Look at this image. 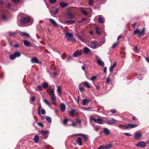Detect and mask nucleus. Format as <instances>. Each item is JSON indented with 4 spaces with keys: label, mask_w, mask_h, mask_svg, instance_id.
Wrapping results in <instances>:
<instances>
[{
    "label": "nucleus",
    "mask_w": 149,
    "mask_h": 149,
    "mask_svg": "<svg viewBox=\"0 0 149 149\" xmlns=\"http://www.w3.org/2000/svg\"><path fill=\"white\" fill-rule=\"evenodd\" d=\"M81 10L82 13H83L84 15H88L87 12L84 9H82Z\"/></svg>",
    "instance_id": "obj_42"
},
{
    "label": "nucleus",
    "mask_w": 149,
    "mask_h": 149,
    "mask_svg": "<svg viewBox=\"0 0 149 149\" xmlns=\"http://www.w3.org/2000/svg\"><path fill=\"white\" fill-rule=\"evenodd\" d=\"M20 55L21 54L19 52H16L13 55H11L10 56H20Z\"/></svg>",
    "instance_id": "obj_33"
},
{
    "label": "nucleus",
    "mask_w": 149,
    "mask_h": 149,
    "mask_svg": "<svg viewBox=\"0 0 149 149\" xmlns=\"http://www.w3.org/2000/svg\"><path fill=\"white\" fill-rule=\"evenodd\" d=\"M40 114H44L45 113V111L44 109H42L40 111Z\"/></svg>",
    "instance_id": "obj_47"
},
{
    "label": "nucleus",
    "mask_w": 149,
    "mask_h": 149,
    "mask_svg": "<svg viewBox=\"0 0 149 149\" xmlns=\"http://www.w3.org/2000/svg\"><path fill=\"white\" fill-rule=\"evenodd\" d=\"M22 35L21 36L22 37L25 36L26 38L30 37V35L28 33H26L22 32Z\"/></svg>",
    "instance_id": "obj_32"
},
{
    "label": "nucleus",
    "mask_w": 149,
    "mask_h": 149,
    "mask_svg": "<svg viewBox=\"0 0 149 149\" xmlns=\"http://www.w3.org/2000/svg\"><path fill=\"white\" fill-rule=\"evenodd\" d=\"M145 59L149 63V58L148 57H146L145 58Z\"/></svg>",
    "instance_id": "obj_64"
},
{
    "label": "nucleus",
    "mask_w": 149,
    "mask_h": 149,
    "mask_svg": "<svg viewBox=\"0 0 149 149\" xmlns=\"http://www.w3.org/2000/svg\"><path fill=\"white\" fill-rule=\"evenodd\" d=\"M47 92L48 93H50L51 94V95H53V94H54V89L53 88L50 90L48 89L47 90Z\"/></svg>",
    "instance_id": "obj_23"
},
{
    "label": "nucleus",
    "mask_w": 149,
    "mask_h": 149,
    "mask_svg": "<svg viewBox=\"0 0 149 149\" xmlns=\"http://www.w3.org/2000/svg\"><path fill=\"white\" fill-rule=\"evenodd\" d=\"M91 120H93L96 123H98L100 124H103V121L102 119L100 118H97V119H96L93 118H91Z\"/></svg>",
    "instance_id": "obj_3"
},
{
    "label": "nucleus",
    "mask_w": 149,
    "mask_h": 149,
    "mask_svg": "<svg viewBox=\"0 0 149 149\" xmlns=\"http://www.w3.org/2000/svg\"><path fill=\"white\" fill-rule=\"evenodd\" d=\"M40 132L45 135H47L48 134V132L47 131L41 130Z\"/></svg>",
    "instance_id": "obj_39"
},
{
    "label": "nucleus",
    "mask_w": 149,
    "mask_h": 149,
    "mask_svg": "<svg viewBox=\"0 0 149 149\" xmlns=\"http://www.w3.org/2000/svg\"><path fill=\"white\" fill-rule=\"evenodd\" d=\"M95 86L96 88V90H97L98 91L100 89V87L99 86L96 85H95Z\"/></svg>",
    "instance_id": "obj_52"
},
{
    "label": "nucleus",
    "mask_w": 149,
    "mask_h": 149,
    "mask_svg": "<svg viewBox=\"0 0 149 149\" xmlns=\"http://www.w3.org/2000/svg\"><path fill=\"white\" fill-rule=\"evenodd\" d=\"M116 63H114L113 64V65L111 66L109 69L110 71V72H112L113 68L116 66Z\"/></svg>",
    "instance_id": "obj_25"
},
{
    "label": "nucleus",
    "mask_w": 149,
    "mask_h": 149,
    "mask_svg": "<svg viewBox=\"0 0 149 149\" xmlns=\"http://www.w3.org/2000/svg\"><path fill=\"white\" fill-rule=\"evenodd\" d=\"M126 124L124 125H120L118 126V127L122 130H125L126 129Z\"/></svg>",
    "instance_id": "obj_28"
},
{
    "label": "nucleus",
    "mask_w": 149,
    "mask_h": 149,
    "mask_svg": "<svg viewBox=\"0 0 149 149\" xmlns=\"http://www.w3.org/2000/svg\"><path fill=\"white\" fill-rule=\"evenodd\" d=\"M30 21V18L29 17H24L21 18L19 22L22 24H25L29 23Z\"/></svg>",
    "instance_id": "obj_2"
},
{
    "label": "nucleus",
    "mask_w": 149,
    "mask_h": 149,
    "mask_svg": "<svg viewBox=\"0 0 149 149\" xmlns=\"http://www.w3.org/2000/svg\"><path fill=\"white\" fill-rule=\"evenodd\" d=\"M82 139L80 137H78L77 139V140L76 141V143L79 145L81 146L82 145Z\"/></svg>",
    "instance_id": "obj_12"
},
{
    "label": "nucleus",
    "mask_w": 149,
    "mask_h": 149,
    "mask_svg": "<svg viewBox=\"0 0 149 149\" xmlns=\"http://www.w3.org/2000/svg\"><path fill=\"white\" fill-rule=\"evenodd\" d=\"M98 149H104V146H100Z\"/></svg>",
    "instance_id": "obj_63"
},
{
    "label": "nucleus",
    "mask_w": 149,
    "mask_h": 149,
    "mask_svg": "<svg viewBox=\"0 0 149 149\" xmlns=\"http://www.w3.org/2000/svg\"><path fill=\"white\" fill-rule=\"evenodd\" d=\"M60 5L62 7H64L67 6V4L64 2H61L60 3Z\"/></svg>",
    "instance_id": "obj_35"
},
{
    "label": "nucleus",
    "mask_w": 149,
    "mask_h": 149,
    "mask_svg": "<svg viewBox=\"0 0 149 149\" xmlns=\"http://www.w3.org/2000/svg\"><path fill=\"white\" fill-rule=\"evenodd\" d=\"M76 111L75 110L72 109L71 111H69V112L72 116H74V113Z\"/></svg>",
    "instance_id": "obj_24"
},
{
    "label": "nucleus",
    "mask_w": 149,
    "mask_h": 149,
    "mask_svg": "<svg viewBox=\"0 0 149 149\" xmlns=\"http://www.w3.org/2000/svg\"><path fill=\"white\" fill-rule=\"evenodd\" d=\"M49 21L51 24L53 25V26H57V24L56 22L52 19H50Z\"/></svg>",
    "instance_id": "obj_22"
},
{
    "label": "nucleus",
    "mask_w": 149,
    "mask_h": 149,
    "mask_svg": "<svg viewBox=\"0 0 149 149\" xmlns=\"http://www.w3.org/2000/svg\"><path fill=\"white\" fill-rule=\"evenodd\" d=\"M96 78V77L95 76H93L92 77V78L91 79V80L92 81H94L95 80Z\"/></svg>",
    "instance_id": "obj_49"
},
{
    "label": "nucleus",
    "mask_w": 149,
    "mask_h": 149,
    "mask_svg": "<svg viewBox=\"0 0 149 149\" xmlns=\"http://www.w3.org/2000/svg\"><path fill=\"white\" fill-rule=\"evenodd\" d=\"M82 104L84 106L88 105L91 101L89 99H86L82 100Z\"/></svg>",
    "instance_id": "obj_5"
},
{
    "label": "nucleus",
    "mask_w": 149,
    "mask_h": 149,
    "mask_svg": "<svg viewBox=\"0 0 149 149\" xmlns=\"http://www.w3.org/2000/svg\"><path fill=\"white\" fill-rule=\"evenodd\" d=\"M76 135L78 136H81L84 139L85 142L88 139V137L87 135L83 134H76Z\"/></svg>",
    "instance_id": "obj_9"
},
{
    "label": "nucleus",
    "mask_w": 149,
    "mask_h": 149,
    "mask_svg": "<svg viewBox=\"0 0 149 149\" xmlns=\"http://www.w3.org/2000/svg\"><path fill=\"white\" fill-rule=\"evenodd\" d=\"M93 3V0H90L89 1V4L90 6H92Z\"/></svg>",
    "instance_id": "obj_51"
},
{
    "label": "nucleus",
    "mask_w": 149,
    "mask_h": 149,
    "mask_svg": "<svg viewBox=\"0 0 149 149\" xmlns=\"http://www.w3.org/2000/svg\"><path fill=\"white\" fill-rule=\"evenodd\" d=\"M38 88H39V90H40V91H42V86L39 85L38 86V88H36V91H38Z\"/></svg>",
    "instance_id": "obj_40"
},
{
    "label": "nucleus",
    "mask_w": 149,
    "mask_h": 149,
    "mask_svg": "<svg viewBox=\"0 0 149 149\" xmlns=\"http://www.w3.org/2000/svg\"><path fill=\"white\" fill-rule=\"evenodd\" d=\"M116 122V120L114 118L107 120V123L108 124L111 125L114 124Z\"/></svg>",
    "instance_id": "obj_7"
},
{
    "label": "nucleus",
    "mask_w": 149,
    "mask_h": 149,
    "mask_svg": "<svg viewBox=\"0 0 149 149\" xmlns=\"http://www.w3.org/2000/svg\"><path fill=\"white\" fill-rule=\"evenodd\" d=\"M111 111L112 113H116L117 112V111L116 109H112L110 110Z\"/></svg>",
    "instance_id": "obj_54"
},
{
    "label": "nucleus",
    "mask_w": 149,
    "mask_h": 149,
    "mask_svg": "<svg viewBox=\"0 0 149 149\" xmlns=\"http://www.w3.org/2000/svg\"><path fill=\"white\" fill-rule=\"evenodd\" d=\"M123 134L126 136H131L130 133H124Z\"/></svg>",
    "instance_id": "obj_55"
},
{
    "label": "nucleus",
    "mask_w": 149,
    "mask_h": 149,
    "mask_svg": "<svg viewBox=\"0 0 149 149\" xmlns=\"http://www.w3.org/2000/svg\"><path fill=\"white\" fill-rule=\"evenodd\" d=\"M98 21L99 22L101 23H102L104 22V20L102 17V16L101 15L100 16L98 19Z\"/></svg>",
    "instance_id": "obj_26"
},
{
    "label": "nucleus",
    "mask_w": 149,
    "mask_h": 149,
    "mask_svg": "<svg viewBox=\"0 0 149 149\" xmlns=\"http://www.w3.org/2000/svg\"><path fill=\"white\" fill-rule=\"evenodd\" d=\"M51 97L52 101H55L56 100V97L54 94L51 95Z\"/></svg>",
    "instance_id": "obj_31"
},
{
    "label": "nucleus",
    "mask_w": 149,
    "mask_h": 149,
    "mask_svg": "<svg viewBox=\"0 0 149 149\" xmlns=\"http://www.w3.org/2000/svg\"><path fill=\"white\" fill-rule=\"evenodd\" d=\"M118 43V42L115 43H114L112 47L113 48L115 47H116V46H117Z\"/></svg>",
    "instance_id": "obj_50"
},
{
    "label": "nucleus",
    "mask_w": 149,
    "mask_h": 149,
    "mask_svg": "<svg viewBox=\"0 0 149 149\" xmlns=\"http://www.w3.org/2000/svg\"><path fill=\"white\" fill-rule=\"evenodd\" d=\"M48 84L47 82H45L43 83L42 86L44 89L47 88L48 86Z\"/></svg>",
    "instance_id": "obj_34"
},
{
    "label": "nucleus",
    "mask_w": 149,
    "mask_h": 149,
    "mask_svg": "<svg viewBox=\"0 0 149 149\" xmlns=\"http://www.w3.org/2000/svg\"><path fill=\"white\" fill-rule=\"evenodd\" d=\"M81 86V85H80L79 86V89L80 91L81 92H82L84 90V87H83V86Z\"/></svg>",
    "instance_id": "obj_41"
},
{
    "label": "nucleus",
    "mask_w": 149,
    "mask_h": 149,
    "mask_svg": "<svg viewBox=\"0 0 149 149\" xmlns=\"http://www.w3.org/2000/svg\"><path fill=\"white\" fill-rule=\"evenodd\" d=\"M46 119L47 121L49 123H51L52 122V120L51 118L50 117L47 116L46 117Z\"/></svg>",
    "instance_id": "obj_36"
},
{
    "label": "nucleus",
    "mask_w": 149,
    "mask_h": 149,
    "mask_svg": "<svg viewBox=\"0 0 149 149\" xmlns=\"http://www.w3.org/2000/svg\"><path fill=\"white\" fill-rule=\"evenodd\" d=\"M61 87L60 86H59L58 87L57 91V92L60 94H61L62 92V91L61 90Z\"/></svg>",
    "instance_id": "obj_38"
},
{
    "label": "nucleus",
    "mask_w": 149,
    "mask_h": 149,
    "mask_svg": "<svg viewBox=\"0 0 149 149\" xmlns=\"http://www.w3.org/2000/svg\"><path fill=\"white\" fill-rule=\"evenodd\" d=\"M56 1V0H49V2L51 3H55Z\"/></svg>",
    "instance_id": "obj_56"
},
{
    "label": "nucleus",
    "mask_w": 149,
    "mask_h": 149,
    "mask_svg": "<svg viewBox=\"0 0 149 149\" xmlns=\"http://www.w3.org/2000/svg\"><path fill=\"white\" fill-rule=\"evenodd\" d=\"M24 44L25 45L27 46H31V43L28 41H27L24 40Z\"/></svg>",
    "instance_id": "obj_20"
},
{
    "label": "nucleus",
    "mask_w": 149,
    "mask_h": 149,
    "mask_svg": "<svg viewBox=\"0 0 149 149\" xmlns=\"http://www.w3.org/2000/svg\"><path fill=\"white\" fill-rule=\"evenodd\" d=\"M44 102L47 105L49 106H50V103L47 100L45 99H44Z\"/></svg>",
    "instance_id": "obj_44"
},
{
    "label": "nucleus",
    "mask_w": 149,
    "mask_h": 149,
    "mask_svg": "<svg viewBox=\"0 0 149 149\" xmlns=\"http://www.w3.org/2000/svg\"><path fill=\"white\" fill-rule=\"evenodd\" d=\"M145 28L143 27L141 31L138 29H136L133 32V34L134 35L137 34V36L139 37L143 36L145 34Z\"/></svg>",
    "instance_id": "obj_1"
},
{
    "label": "nucleus",
    "mask_w": 149,
    "mask_h": 149,
    "mask_svg": "<svg viewBox=\"0 0 149 149\" xmlns=\"http://www.w3.org/2000/svg\"><path fill=\"white\" fill-rule=\"evenodd\" d=\"M82 51L81 50H77L75 53H74L73 56H78L81 55Z\"/></svg>",
    "instance_id": "obj_16"
},
{
    "label": "nucleus",
    "mask_w": 149,
    "mask_h": 149,
    "mask_svg": "<svg viewBox=\"0 0 149 149\" xmlns=\"http://www.w3.org/2000/svg\"><path fill=\"white\" fill-rule=\"evenodd\" d=\"M96 30L97 33L98 34H100L101 32V29L99 28L97 26H96Z\"/></svg>",
    "instance_id": "obj_30"
},
{
    "label": "nucleus",
    "mask_w": 149,
    "mask_h": 149,
    "mask_svg": "<svg viewBox=\"0 0 149 149\" xmlns=\"http://www.w3.org/2000/svg\"><path fill=\"white\" fill-rule=\"evenodd\" d=\"M68 122V118L64 119L63 120V123L64 124H66Z\"/></svg>",
    "instance_id": "obj_43"
},
{
    "label": "nucleus",
    "mask_w": 149,
    "mask_h": 149,
    "mask_svg": "<svg viewBox=\"0 0 149 149\" xmlns=\"http://www.w3.org/2000/svg\"><path fill=\"white\" fill-rule=\"evenodd\" d=\"M15 33L14 32H11L10 33L9 35L10 36H13L15 35Z\"/></svg>",
    "instance_id": "obj_60"
},
{
    "label": "nucleus",
    "mask_w": 149,
    "mask_h": 149,
    "mask_svg": "<svg viewBox=\"0 0 149 149\" xmlns=\"http://www.w3.org/2000/svg\"><path fill=\"white\" fill-rule=\"evenodd\" d=\"M133 50L136 53L138 52L139 51V49L136 47H134L133 48Z\"/></svg>",
    "instance_id": "obj_46"
},
{
    "label": "nucleus",
    "mask_w": 149,
    "mask_h": 149,
    "mask_svg": "<svg viewBox=\"0 0 149 149\" xmlns=\"http://www.w3.org/2000/svg\"><path fill=\"white\" fill-rule=\"evenodd\" d=\"M103 132L106 135H108L110 134V131L107 128H103Z\"/></svg>",
    "instance_id": "obj_17"
},
{
    "label": "nucleus",
    "mask_w": 149,
    "mask_h": 149,
    "mask_svg": "<svg viewBox=\"0 0 149 149\" xmlns=\"http://www.w3.org/2000/svg\"><path fill=\"white\" fill-rule=\"evenodd\" d=\"M81 85H84V87H86L88 88L91 87L90 84L87 81H84L81 83Z\"/></svg>",
    "instance_id": "obj_11"
},
{
    "label": "nucleus",
    "mask_w": 149,
    "mask_h": 149,
    "mask_svg": "<svg viewBox=\"0 0 149 149\" xmlns=\"http://www.w3.org/2000/svg\"><path fill=\"white\" fill-rule=\"evenodd\" d=\"M38 125H39L40 127H43V125L42 123H38Z\"/></svg>",
    "instance_id": "obj_59"
},
{
    "label": "nucleus",
    "mask_w": 149,
    "mask_h": 149,
    "mask_svg": "<svg viewBox=\"0 0 149 149\" xmlns=\"http://www.w3.org/2000/svg\"><path fill=\"white\" fill-rule=\"evenodd\" d=\"M65 38L69 40H71L73 36L72 33H65Z\"/></svg>",
    "instance_id": "obj_4"
},
{
    "label": "nucleus",
    "mask_w": 149,
    "mask_h": 149,
    "mask_svg": "<svg viewBox=\"0 0 149 149\" xmlns=\"http://www.w3.org/2000/svg\"><path fill=\"white\" fill-rule=\"evenodd\" d=\"M31 61L33 63H38L39 62L38 59L36 57H33L31 59Z\"/></svg>",
    "instance_id": "obj_15"
},
{
    "label": "nucleus",
    "mask_w": 149,
    "mask_h": 149,
    "mask_svg": "<svg viewBox=\"0 0 149 149\" xmlns=\"http://www.w3.org/2000/svg\"><path fill=\"white\" fill-rule=\"evenodd\" d=\"M17 56H10V59L11 60H14Z\"/></svg>",
    "instance_id": "obj_58"
},
{
    "label": "nucleus",
    "mask_w": 149,
    "mask_h": 149,
    "mask_svg": "<svg viewBox=\"0 0 149 149\" xmlns=\"http://www.w3.org/2000/svg\"><path fill=\"white\" fill-rule=\"evenodd\" d=\"M41 104H40L39 106V108H38V113L39 115H40V111L41 110Z\"/></svg>",
    "instance_id": "obj_48"
},
{
    "label": "nucleus",
    "mask_w": 149,
    "mask_h": 149,
    "mask_svg": "<svg viewBox=\"0 0 149 149\" xmlns=\"http://www.w3.org/2000/svg\"><path fill=\"white\" fill-rule=\"evenodd\" d=\"M97 45L98 43L97 42L94 41H91L90 43V45L91 47L93 48H95Z\"/></svg>",
    "instance_id": "obj_10"
},
{
    "label": "nucleus",
    "mask_w": 149,
    "mask_h": 149,
    "mask_svg": "<svg viewBox=\"0 0 149 149\" xmlns=\"http://www.w3.org/2000/svg\"><path fill=\"white\" fill-rule=\"evenodd\" d=\"M97 63L98 65L100 66H104V63L101 60L98 59L97 61Z\"/></svg>",
    "instance_id": "obj_19"
},
{
    "label": "nucleus",
    "mask_w": 149,
    "mask_h": 149,
    "mask_svg": "<svg viewBox=\"0 0 149 149\" xmlns=\"http://www.w3.org/2000/svg\"><path fill=\"white\" fill-rule=\"evenodd\" d=\"M74 20H68L65 21V22L66 23H69L70 24H72L74 23Z\"/></svg>",
    "instance_id": "obj_37"
},
{
    "label": "nucleus",
    "mask_w": 149,
    "mask_h": 149,
    "mask_svg": "<svg viewBox=\"0 0 149 149\" xmlns=\"http://www.w3.org/2000/svg\"><path fill=\"white\" fill-rule=\"evenodd\" d=\"M136 146L138 147H141L144 148L146 146L145 143L144 142L141 141L139 143L136 145Z\"/></svg>",
    "instance_id": "obj_8"
},
{
    "label": "nucleus",
    "mask_w": 149,
    "mask_h": 149,
    "mask_svg": "<svg viewBox=\"0 0 149 149\" xmlns=\"http://www.w3.org/2000/svg\"><path fill=\"white\" fill-rule=\"evenodd\" d=\"M58 12V10L57 9H56L55 10V11L54 12H53L54 14H57Z\"/></svg>",
    "instance_id": "obj_62"
},
{
    "label": "nucleus",
    "mask_w": 149,
    "mask_h": 149,
    "mask_svg": "<svg viewBox=\"0 0 149 149\" xmlns=\"http://www.w3.org/2000/svg\"><path fill=\"white\" fill-rule=\"evenodd\" d=\"M111 80L110 79V78L109 77V76L108 77L106 80V82L107 83H109L110 82V81Z\"/></svg>",
    "instance_id": "obj_45"
},
{
    "label": "nucleus",
    "mask_w": 149,
    "mask_h": 149,
    "mask_svg": "<svg viewBox=\"0 0 149 149\" xmlns=\"http://www.w3.org/2000/svg\"><path fill=\"white\" fill-rule=\"evenodd\" d=\"M39 137L38 135L35 136L33 140L35 143H37L38 141Z\"/></svg>",
    "instance_id": "obj_29"
},
{
    "label": "nucleus",
    "mask_w": 149,
    "mask_h": 149,
    "mask_svg": "<svg viewBox=\"0 0 149 149\" xmlns=\"http://www.w3.org/2000/svg\"><path fill=\"white\" fill-rule=\"evenodd\" d=\"M2 18L3 20H5L6 18V16L4 15H2Z\"/></svg>",
    "instance_id": "obj_61"
},
{
    "label": "nucleus",
    "mask_w": 149,
    "mask_h": 149,
    "mask_svg": "<svg viewBox=\"0 0 149 149\" xmlns=\"http://www.w3.org/2000/svg\"><path fill=\"white\" fill-rule=\"evenodd\" d=\"M76 123H80L81 122V121L80 120L77 119L76 120Z\"/></svg>",
    "instance_id": "obj_53"
},
{
    "label": "nucleus",
    "mask_w": 149,
    "mask_h": 149,
    "mask_svg": "<svg viewBox=\"0 0 149 149\" xmlns=\"http://www.w3.org/2000/svg\"><path fill=\"white\" fill-rule=\"evenodd\" d=\"M72 123L71 125L72 126L74 127H76L77 126L76 123L73 121H72Z\"/></svg>",
    "instance_id": "obj_57"
},
{
    "label": "nucleus",
    "mask_w": 149,
    "mask_h": 149,
    "mask_svg": "<svg viewBox=\"0 0 149 149\" xmlns=\"http://www.w3.org/2000/svg\"><path fill=\"white\" fill-rule=\"evenodd\" d=\"M66 107L65 105L63 103H62L60 105L61 110L63 112L65 110Z\"/></svg>",
    "instance_id": "obj_18"
},
{
    "label": "nucleus",
    "mask_w": 149,
    "mask_h": 149,
    "mask_svg": "<svg viewBox=\"0 0 149 149\" xmlns=\"http://www.w3.org/2000/svg\"><path fill=\"white\" fill-rule=\"evenodd\" d=\"M137 125L132 124H126V129H127L129 128H133L137 127Z\"/></svg>",
    "instance_id": "obj_6"
},
{
    "label": "nucleus",
    "mask_w": 149,
    "mask_h": 149,
    "mask_svg": "<svg viewBox=\"0 0 149 149\" xmlns=\"http://www.w3.org/2000/svg\"><path fill=\"white\" fill-rule=\"evenodd\" d=\"M83 50L85 54H86L90 52V49L86 47H85L84 48Z\"/></svg>",
    "instance_id": "obj_21"
},
{
    "label": "nucleus",
    "mask_w": 149,
    "mask_h": 149,
    "mask_svg": "<svg viewBox=\"0 0 149 149\" xmlns=\"http://www.w3.org/2000/svg\"><path fill=\"white\" fill-rule=\"evenodd\" d=\"M66 17L68 19H72L73 18V15L70 12H68L66 14Z\"/></svg>",
    "instance_id": "obj_13"
},
{
    "label": "nucleus",
    "mask_w": 149,
    "mask_h": 149,
    "mask_svg": "<svg viewBox=\"0 0 149 149\" xmlns=\"http://www.w3.org/2000/svg\"><path fill=\"white\" fill-rule=\"evenodd\" d=\"M112 146V145L111 144H109L108 145L105 146H104V149H108L109 148H111Z\"/></svg>",
    "instance_id": "obj_27"
},
{
    "label": "nucleus",
    "mask_w": 149,
    "mask_h": 149,
    "mask_svg": "<svg viewBox=\"0 0 149 149\" xmlns=\"http://www.w3.org/2000/svg\"><path fill=\"white\" fill-rule=\"evenodd\" d=\"M141 136V132H138L135 134L134 138L135 139H137L140 138Z\"/></svg>",
    "instance_id": "obj_14"
}]
</instances>
